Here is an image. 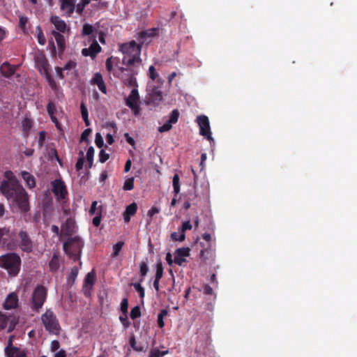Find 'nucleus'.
Listing matches in <instances>:
<instances>
[{
    "label": "nucleus",
    "mask_w": 357,
    "mask_h": 357,
    "mask_svg": "<svg viewBox=\"0 0 357 357\" xmlns=\"http://www.w3.org/2000/svg\"><path fill=\"white\" fill-rule=\"evenodd\" d=\"M12 350L6 354L7 357H26V351L20 348H13Z\"/></svg>",
    "instance_id": "29"
},
{
    "label": "nucleus",
    "mask_w": 357,
    "mask_h": 357,
    "mask_svg": "<svg viewBox=\"0 0 357 357\" xmlns=\"http://www.w3.org/2000/svg\"><path fill=\"white\" fill-rule=\"evenodd\" d=\"M190 248H180L176 250L175 255L178 257H188L190 255Z\"/></svg>",
    "instance_id": "39"
},
{
    "label": "nucleus",
    "mask_w": 357,
    "mask_h": 357,
    "mask_svg": "<svg viewBox=\"0 0 357 357\" xmlns=\"http://www.w3.org/2000/svg\"><path fill=\"white\" fill-rule=\"evenodd\" d=\"M39 137L38 141V145L39 148H42L45 144L46 138V132L43 130L39 132Z\"/></svg>",
    "instance_id": "52"
},
{
    "label": "nucleus",
    "mask_w": 357,
    "mask_h": 357,
    "mask_svg": "<svg viewBox=\"0 0 357 357\" xmlns=\"http://www.w3.org/2000/svg\"><path fill=\"white\" fill-rule=\"evenodd\" d=\"M17 322L18 319L15 316H7L0 312V329L3 330L6 328L9 323L8 332H11L15 327Z\"/></svg>",
    "instance_id": "12"
},
{
    "label": "nucleus",
    "mask_w": 357,
    "mask_h": 357,
    "mask_svg": "<svg viewBox=\"0 0 357 357\" xmlns=\"http://www.w3.org/2000/svg\"><path fill=\"white\" fill-rule=\"evenodd\" d=\"M178 117H179V112L178 109H174L172 111V112L170 113V115H169V119L167 121H169V123H172V124H174L176 123L178 120Z\"/></svg>",
    "instance_id": "40"
},
{
    "label": "nucleus",
    "mask_w": 357,
    "mask_h": 357,
    "mask_svg": "<svg viewBox=\"0 0 357 357\" xmlns=\"http://www.w3.org/2000/svg\"><path fill=\"white\" fill-rule=\"evenodd\" d=\"M5 177L7 180H3L0 185L1 193L13 205H15L21 212L27 213L29 211L30 206L28 193L11 171H6L5 172Z\"/></svg>",
    "instance_id": "1"
},
{
    "label": "nucleus",
    "mask_w": 357,
    "mask_h": 357,
    "mask_svg": "<svg viewBox=\"0 0 357 357\" xmlns=\"http://www.w3.org/2000/svg\"><path fill=\"white\" fill-rule=\"evenodd\" d=\"M50 22L55 26V29L57 30L56 31L59 33H65L66 32H70V27L67 26L65 21L61 20L59 16H52Z\"/></svg>",
    "instance_id": "16"
},
{
    "label": "nucleus",
    "mask_w": 357,
    "mask_h": 357,
    "mask_svg": "<svg viewBox=\"0 0 357 357\" xmlns=\"http://www.w3.org/2000/svg\"><path fill=\"white\" fill-rule=\"evenodd\" d=\"M36 65L38 70L41 75L46 76L50 74L48 69L49 64L47 59L44 55H40L36 58Z\"/></svg>",
    "instance_id": "17"
},
{
    "label": "nucleus",
    "mask_w": 357,
    "mask_h": 357,
    "mask_svg": "<svg viewBox=\"0 0 357 357\" xmlns=\"http://www.w3.org/2000/svg\"><path fill=\"white\" fill-rule=\"evenodd\" d=\"M101 215H102V206H100V209L98 212L97 213V215L96 217L93 219V225L95 227H98L101 222Z\"/></svg>",
    "instance_id": "51"
},
{
    "label": "nucleus",
    "mask_w": 357,
    "mask_h": 357,
    "mask_svg": "<svg viewBox=\"0 0 357 357\" xmlns=\"http://www.w3.org/2000/svg\"><path fill=\"white\" fill-rule=\"evenodd\" d=\"M124 243L123 241H119L113 246V253L112 254V257H116L119 255Z\"/></svg>",
    "instance_id": "38"
},
{
    "label": "nucleus",
    "mask_w": 357,
    "mask_h": 357,
    "mask_svg": "<svg viewBox=\"0 0 357 357\" xmlns=\"http://www.w3.org/2000/svg\"><path fill=\"white\" fill-rule=\"evenodd\" d=\"M97 205H98V202L97 201H93L92 202L91 208L89 209V214L90 215H94V214L97 215V213L98 212V211L100 209V206L98 208Z\"/></svg>",
    "instance_id": "59"
},
{
    "label": "nucleus",
    "mask_w": 357,
    "mask_h": 357,
    "mask_svg": "<svg viewBox=\"0 0 357 357\" xmlns=\"http://www.w3.org/2000/svg\"><path fill=\"white\" fill-rule=\"evenodd\" d=\"M134 177L127 178L123 184V189L124 190H131L134 188Z\"/></svg>",
    "instance_id": "41"
},
{
    "label": "nucleus",
    "mask_w": 357,
    "mask_h": 357,
    "mask_svg": "<svg viewBox=\"0 0 357 357\" xmlns=\"http://www.w3.org/2000/svg\"><path fill=\"white\" fill-rule=\"evenodd\" d=\"M119 50L124 55L122 61L124 65L132 66H135V64H137V66L141 64V45H138L135 40L119 45Z\"/></svg>",
    "instance_id": "2"
},
{
    "label": "nucleus",
    "mask_w": 357,
    "mask_h": 357,
    "mask_svg": "<svg viewBox=\"0 0 357 357\" xmlns=\"http://www.w3.org/2000/svg\"><path fill=\"white\" fill-rule=\"evenodd\" d=\"M171 238L175 241H183L185 238V234L179 232H172L171 234Z\"/></svg>",
    "instance_id": "45"
},
{
    "label": "nucleus",
    "mask_w": 357,
    "mask_h": 357,
    "mask_svg": "<svg viewBox=\"0 0 357 357\" xmlns=\"http://www.w3.org/2000/svg\"><path fill=\"white\" fill-rule=\"evenodd\" d=\"M47 294V291L44 286L38 285L35 288L30 301V307L33 312H38L41 310L46 301Z\"/></svg>",
    "instance_id": "7"
},
{
    "label": "nucleus",
    "mask_w": 357,
    "mask_h": 357,
    "mask_svg": "<svg viewBox=\"0 0 357 357\" xmlns=\"http://www.w3.org/2000/svg\"><path fill=\"white\" fill-rule=\"evenodd\" d=\"M83 245L84 244L82 239L79 236H75L68 238V240L64 242L63 248L66 255L76 261L80 259Z\"/></svg>",
    "instance_id": "4"
},
{
    "label": "nucleus",
    "mask_w": 357,
    "mask_h": 357,
    "mask_svg": "<svg viewBox=\"0 0 357 357\" xmlns=\"http://www.w3.org/2000/svg\"><path fill=\"white\" fill-rule=\"evenodd\" d=\"M91 130L90 128H87L84 130V132L82 133L81 135V140L86 142V143L89 142V140L88 139L89 135L91 134Z\"/></svg>",
    "instance_id": "62"
},
{
    "label": "nucleus",
    "mask_w": 357,
    "mask_h": 357,
    "mask_svg": "<svg viewBox=\"0 0 357 357\" xmlns=\"http://www.w3.org/2000/svg\"><path fill=\"white\" fill-rule=\"evenodd\" d=\"M18 304V297L15 293H10L8 295L5 303L3 304V307L6 310L14 309L17 307Z\"/></svg>",
    "instance_id": "19"
},
{
    "label": "nucleus",
    "mask_w": 357,
    "mask_h": 357,
    "mask_svg": "<svg viewBox=\"0 0 357 357\" xmlns=\"http://www.w3.org/2000/svg\"><path fill=\"white\" fill-rule=\"evenodd\" d=\"M134 288L138 292L139 297L143 298L145 295L144 289L142 287L140 283H135Z\"/></svg>",
    "instance_id": "57"
},
{
    "label": "nucleus",
    "mask_w": 357,
    "mask_h": 357,
    "mask_svg": "<svg viewBox=\"0 0 357 357\" xmlns=\"http://www.w3.org/2000/svg\"><path fill=\"white\" fill-rule=\"evenodd\" d=\"M130 316V318L133 320L141 316L140 307L139 305H137V306L132 307L131 309Z\"/></svg>",
    "instance_id": "43"
},
{
    "label": "nucleus",
    "mask_w": 357,
    "mask_h": 357,
    "mask_svg": "<svg viewBox=\"0 0 357 357\" xmlns=\"http://www.w3.org/2000/svg\"><path fill=\"white\" fill-rule=\"evenodd\" d=\"M78 275V268L74 266L71 268L70 273L68 278V282H74Z\"/></svg>",
    "instance_id": "49"
},
{
    "label": "nucleus",
    "mask_w": 357,
    "mask_h": 357,
    "mask_svg": "<svg viewBox=\"0 0 357 357\" xmlns=\"http://www.w3.org/2000/svg\"><path fill=\"white\" fill-rule=\"evenodd\" d=\"M94 149L93 146H90L86 152V160L89 162V167H91L93 161Z\"/></svg>",
    "instance_id": "42"
},
{
    "label": "nucleus",
    "mask_w": 357,
    "mask_h": 357,
    "mask_svg": "<svg viewBox=\"0 0 357 357\" xmlns=\"http://www.w3.org/2000/svg\"><path fill=\"white\" fill-rule=\"evenodd\" d=\"M36 31H37V40L40 45H44L46 43V38L43 32L42 29L40 26H38L36 27Z\"/></svg>",
    "instance_id": "35"
},
{
    "label": "nucleus",
    "mask_w": 357,
    "mask_h": 357,
    "mask_svg": "<svg viewBox=\"0 0 357 357\" xmlns=\"http://www.w3.org/2000/svg\"><path fill=\"white\" fill-rule=\"evenodd\" d=\"M80 109H81L82 117L84 121V123L86 126H89L90 125V122L89 120L88 109L86 108L85 103L83 102H81Z\"/></svg>",
    "instance_id": "30"
},
{
    "label": "nucleus",
    "mask_w": 357,
    "mask_h": 357,
    "mask_svg": "<svg viewBox=\"0 0 357 357\" xmlns=\"http://www.w3.org/2000/svg\"><path fill=\"white\" fill-rule=\"evenodd\" d=\"M158 73H156L155 68L153 66H151L149 69V76L150 79L152 80H155L158 77Z\"/></svg>",
    "instance_id": "61"
},
{
    "label": "nucleus",
    "mask_w": 357,
    "mask_h": 357,
    "mask_svg": "<svg viewBox=\"0 0 357 357\" xmlns=\"http://www.w3.org/2000/svg\"><path fill=\"white\" fill-rule=\"evenodd\" d=\"M46 80L47 81L53 91H56L59 88V86L57 83L54 81V79L52 78V75L50 74L45 76Z\"/></svg>",
    "instance_id": "46"
},
{
    "label": "nucleus",
    "mask_w": 357,
    "mask_h": 357,
    "mask_svg": "<svg viewBox=\"0 0 357 357\" xmlns=\"http://www.w3.org/2000/svg\"><path fill=\"white\" fill-rule=\"evenodd\" d=\"M91 84L96 85L102 93L107 94V87L102 79V76L100 73H95L93 77L91 80Z\"/></svg>",
    "instance_id": "18"
},
{
    "label": "nucleus",
    "mask_w": 357,
    "mask_h": 357,
    "mask_svg": "<svg viewBox=\"0 0 357 357\" xmlns=\"http://www.w3.org/2000/svg\"><path fill=\"white\" fill-rule=\"evenodd\" d=\"M153 30H151L150 32L148 31H142L137 33V39L139 41L138 45L141 46L146 42V38L153 36Z\"/></svg>",
    "instance_id": "28"
},
{
    "label": "nucleus",
    "mask_w": 357,
    "mask_h": 357,
    "mask_svg": "<svg viewBox=\"0 0 357 357\" xmlns=\"http://www.w3.org/2000/svg\"><path fill=\"white\" fill-rule=\"evenodd\" d=\"M61 232L64 236H71L75 232V222L71 218H68L61 226Z\"/></svg>",
    "instance_id": "20"
},
{
    "label": "nucleus",
    "mask_w": 357,
    "mask_h": 357,
    "mask_svg": "<svg viewBox=\"0 0 357 357\" xmlns=\"http://www.w3.org/2000/svg\"><path fill=\"white\" fill-rule=\"evenodd\" d=\"M22 177L26 182V185L29 188H33L36 185V181L34 176L29 172L24 171L22 172Z\"/></svg>",
    "instance_id": "26"
},
{
    "label": "nucleus",
    "mask_w": 357,
    "mask_h": 357,
    "mask_svg": "<svg viewBox=\"0 0 357 357\" xmlns=\"http://www.w3.org/2000/svg\"><path fill=\"white\" fill-rule=\"evenodd\" d=\"M173 192L176 196L180 192V183L178 174H174L172 179Z\"/></svg>",
    "instance_id": "32"
},
{
    "label": "nucleus",
    "mask_w": 357,
    "mask_h": 357,
    "mask_svg": "<svg viewBox=\"0 0 357 357\" xmlns=\"http://www.w3.org/2000/svg\"><path fill=\"white\" fill-rule=\"evenodd\" d=\"M109 158V154L107 153L103 149L99 153V161L102 163L105 162Z\"/></svg>",
    "instance_id": "56"
},
{
    "label": "nucleus",
    "mask_w": 357,
    "mask_h": 357,
    "mask_svg": "<svg viewBox=\"0 0 357 357\" xmlns=\"http://www.w3.org/2000/svg\"><path fill=\"white\" fill-rule=\"evenodd\" d=\"M139 268H140V271H139V273H140V275L142 277L141 280H140V282H142L144 279V278L146 275L148 271H149V268H148V266H147V262L146 261H142L139 264Z\"/></svg>",
    "instance_id": "37"
},
{
    "label": "nucleus",
    "mask_w": 357,
    "mask_h": 357,
    "mask_svg": "<svg viewBox=\"0 0 357 357\" xmlns=\"http://www.w3.org/2000/svg\"><path fill=\"white\" fill-rule=\"evenodd\" d=\"M20 237V249L27 253H30L33 250V242L28 234L25 231H20L19 233Z\"/></svg>",
    "instance_id": "13"
},
{
    "label": "nucleus",
    "mask_w": 357,
    "mask_h": 357,
    "mask_svg": "<svg viewBox=\"0 0 357 357\" xmlns=\"http://www.w3.org/2000/svg\"><path fill=\"white\" fill-rule=\"evenodd\" d=\"M89 3V0H80V1L76 5L75 10L79 15H82L85 7Z\"/></svg>",
    "instance_id": "34"
},
{
    "label": "nucleus",
    "mask_w": 357,
    "mask_h": 357,
    "mask_svg": "<svg viewBox=\"0 0 357 357\" xmlns=\"http://www.w3.org/2000/svg\"><path fill=\"white\" fill-rule=\"evenodd\" d=\"M137 70L132 68H128L119 67L113 73L114 75L118 77L121 82L128 86L137 87V82L135 75L137 74Z\"/></svg>",
    "instance_id": "5"
},
{
    "label": "nucleus",
    "mask_w": 357,
    "mask_h": 357,
    "mask_svg": "<svg viewBox=\"0 0 357 357\" xmlns=\"http://www.w3.org/2000/svg\"><path fill=\"white\" fill-rule=\"evenodd\" d=\"M167 314H168V310L166 309L162 310L160 312V313L158 314L157 322H158V326L160 328L164 327V326H165L164 317H166Z\"/></svg>",
    "instance_id": "31"
},
{
    "label": "nucleus",
    "mask_w": 357,
    "mask_h": 357,
    "mask_svg": "<svg viewBox=\"0 0 357 357\" xmlns=\"http://www.w3.org/2000/svg\"><path fill=\"white\" fill-rule=\"evenodd\" d=\"M33 123L30 119L25 118L22 122L23 132L28 133L32 128Z\"/></svg>",
    "instance_id": "36"
},
{
    "label": "nucleus",
    "mask_w": 357,
    "mask_h": 357,
    "mask_svg": "<svg viewBox=\"0 0 357 357\" xmlns=\"http://www.w3.org/2000/svg\"><path fill=\"white\" fill-rule=\"evenodd\" d=\"M197 122L199 127V134L206 138L211 143L214 142L211 136L208 118L205 115H200L197 117Z\"/></svg>",
    "instance_id": "9"
},
{
    "label": "nucleus",
    "mask_w": 357,
    "mask_h": 357,
    "mask_svg": "<svg viewBox=\"0 0 357 357\" xmlns=\"http://www.w3.org/2000/svg\"><path fill=\"white\" fill-rule=\"evenodd\" d=\"M27 22H28V18L26 17H25V16H22V17H20L19 26L22 29H25L26 24Z\"/></svg>",
    "instance_id": "63"
},
{
    "label": "nucleus",
    "mask_w": 357,
    "mask_h": 357,
    "mask_svg": "<svg viewBox=\"0 0 357 357\" xmlns=\"http://www.w3.org/2000/svg\"><path fill=\"white\" fill-rule=\"evenodd\" d=\"M163 275V267L161 262H158L156 264V273L155 275V280H160Z\"/></svg>",
    "instance_id": "44"
},
{
    "label": "nucleus",
    "mask_w": 357,
    "mask_h": 357,
    "mask_svg": "<svg viewBox=\"0 0 357 357\" xmlns=\"http://www.w3.org/2000/svg\"><path fill=\"white\" fill-rule=\"evenodd\" d=\"M47 112L49 114V116L55 115V113L56 112V108L55 104L50 101L47 105Z\"/></svg>",
    "instance_id": "50"
},
{
    "label": "nucleus",
    "mask_w": 357,
    "mask_h": 357,
    "mask_svg": "<svg viewBox=\"0 0 357 357\" xmlns=\"http://www.w3.org/2000/svg\"><path fill=\"white\" fill-rule=\"evenodd\" d=\"M77 0H59L60 9L66 17H70L75 10Z\"/></svg>",
    "instance_id": "14"
},
{
    "label": "nucleus",
    "mask_w": 357,
    "mask_h": 357,
    "mask_svg": "<svg viewBox=\"0 0 357 357\" xmlns=\"http://www.w3.org/2000/svg\"><path fill=\"white\" fill-rule=\"evenodd\" d=\"M16 70V67L10 65L8 62L3 63L0 67L1 75L7 78L13 76Z\"/></svg>",
    "instance_id": "23"
},
{
    "label": "nucleus",
    "mask_w": 357,
    "mask_h": 357,
    "mask_svg": "<svg viewBox=\"0 0 357 357\" xmlns=\"http://www.w3.org/2000/svg\"><path fill=\"white\" fill-rule=\"evenodd\" d=\"M21 259L14 252L3 255L0 257V267L6 269L11 276H15L20 270Z\"/></svg>",
    "instance_id": "3"
},
{
    "label": "nucleus",
    "mask_w": 357,
    "mask_h": 357,
    "mask_svg": "<svg viewBox=\"0 0 357 357\" xmlns=\"http://www.w3.org/2000/svg\"><path fill=\"white\" fill-rule=\"evenodd\" d=\"M60 267L59 258L56 254H54L49 262V268L50 271L56 272Z\"/></svg>",
    "instance_id": "27"
},
{
    "label": "nucleus",
    "mask_w": 357,
    "mask_h": 357,
    "mask_svg": "<svg viewBox=\"0 0 357 357\" xmlns=\"http://www.w3.org/2000/svg\"><path fill=\"white\" fill-rule=\"evenodd\" d=\"M95 143L98 148H101L104 145V140L100 133L96 134Z\"/></svg>",
    "instance_id": "55"
},
{
    "label": "nucleus",
    "mask_w": 357,
    "mask_h": 357,
    "mask_svg": "<svg viewBox=\"0 0 357 357\" xmlns=\"http://www.w3.org/2000/svg\"><path fill=\"white\" fill-rule=\"evenodd\" d=\"M77 63L74 61H68L63 66V70L67 71V75H70L73 77H76L77 73Z\"/></svg>",
    "instance_id": "25"
},
{
    "label": "nucleus",
    "mask_w": 357,
    "mask_h": 357,
    "mask_svg": "<svg viewBox=\"0 0 357 357\" xmlns=\"http://www.w3.org/2000/svg\"><path fill=\"white\" fill-rule=\"evenodd\" d=\"M128 300L126 298L122 299L121 302V311L122 314H128Z\"/></svg>",
    "instance_id": "54"
},
{
    "label": "nucleus",
    "mask_w": 357,
    "mask_h": 357,
    "mask_svg": "<svg viewBox=\"0 0 357 357\" xmlns=\"http://www.w3.org/2000/svg\"><path fill=\"white\" fill-rule=\"evenodd\" d=\"M100 51L101 47L94 38L89 47L82 49V54L84 56H90L94 59Z\"/></svg>",
    "instance_id": "15"
},
{
    "label": "nucleus",
    "mask_w": 357,
    "mask_h": 357,
    "mask_svg": "<svg viewBox=\"0 0 357 357\" xmlns=\"http://www.w3.org/2000/svg\"><path fill=\"white\" fill-rule=\"evenodd\" d=\"M137 211V205L135 202L127 206L123 213V220L126 222H129L131 216L134 215Z\"/></svg>",
    "instance_id": "22"
},
{
    "label": "nucleus",
    "mask_w": 357,
    "mask_h": 357,
    "mask_svg": "<svg viewBox=\"0 0 357 357\" xmlns=\"http://www.w3.org/2000/svg\"><path fill=\"white\" fill-rule=\"evenodd\" d=\"M52 192L58 200H63L67 197L68 191L65 183L61 179H56L51 183Z\"/></svg>",
    "instance_id": "10"
},
{
    "label": "nucleus",
    "mask_w": 357,
    "mask_h": 357,
    "mask_svg": "<svg viewBox=\"0 0 357 357\" xmlns=\"http://www.w3.org/2000/svg\"><path fill=\"white\" fill-rule=\"evenodd\" d=\"M119 320L125 328H128L130 326V322L128 321L127 314H123L121 315L119 317Z\"/></svg>",
    "instance_id": "53"
},
{
    "label": "nucleus",
    "mask_w": 357,
    "mask_h": 357,
    "mask_svg": "<svg viewBox=\"0 0 357 357\" xmlns=\"http://www.w3.org/2000/svg\"><path fill=\"white\" fill-rule=\"evenodd\" d=\"M93 32V26L89 24H84L82 27V33L83 36H89Z\"/></svg>",
    "instance_id": "48"
},
{
    "label": "nucleus",
    "mask_w": 357,
    "mask_h": 357,
    "mask_svg": "<svg viewBox=\"0 0 357 357\" xmlns=\"http://www.w3.org/2000/svg\"><path fill=\"white\" fill-rule=\"evenodd\" d=\"M41 321L47 331L50 333L57 335L61 331L59 320L54 312L47 309L41 316Z\"/></svg>",
    "instance_id": "6"
},
{
    "label": "nucleus",
    "mask_w": 357,
    "mask_h": 357,
    "mask_svg": "<svg viewBox=\"0 0 357 357\" xmlns=\"http://www.w3.org/2000/svg\"><path fill=\"white\" fill-rule=\"evenodd\" d=\"M149 357H160V351L158 348H153L149 351Z\"/></svg>",
    "instance_id": "64"
},
{
    "label": "nucleus",
    "mask_w": 357,
    "mask_h": 357,
    "mask_svg": "<svg viewBox=\"0 0 357 357\" xmlns=\"http://www.w3.org/2000/svg\"><path fill=\"white\" fill-rule=\"evenodd\" d=\"M192 229V225L189 220L183 222L181 227L179 229V231L185 234V231L187 230H190Z\"/></svg>",
    "instance_id": "58"
},
{
    "label": "nucleus",
    "mask_w": 357,
    "mask_h": 357,
    "mask_svg": "<svg viewBox=\"0 0 357 357\" xmlns=\"http://www.w3.org/2000/svg\"><path fill=\"white\" fill-rule=\"evenodd\" d=\"M13 238V233L8 227L0 228V246H6L8 250L13 249L11 241Z\"/></svg>",
    "instance_id": "11"
},
{
    "label": "nucleus",
    "mask_w": 357,
    "mask_h": 357,
    "mask_svg": "<svg viewBox=\"0 0 357 357\" xmlns=\"http://www.w3.org/2000/svg\"><path fill=\"white\" fill-rule=\"evenodd\" d=\"M139 95L137 87H134L129 96L125 98L126 105L131 109L133 114L137 116L140 112Z\"/></svg>",
    "instance_id": "8"
},
{
    "label": "nucleus",
    "mask_w": 357,
    "mask_h": 357,
    "mask_svg": "<svg viewBox=\"0 0 357 357\" xmlns=\"http://www.w3.org/2000/svg\"><path fill=\"white\" fill-rule=\"evenodd\" d=\"M162 100V93L158 87H154L150 94L149 101L154 105H158Z\"/></svg>",
    "instance_id": "24"
},
{
    "label": "nucleus",
    "mask_w": 357,
    "mask_h": 357,
    "mask_svg": "<svg viewBox=\"0 0 357 357\" xmlns=\"http://www.w3.org/2000/svg\"><path fill=\"white\" fill-rule=\"evenodd\" d=\"M52 35L54 37L56 42L59 53L63 54L66 48V40L63 35L56 31H52Z\"/></svg>",
    "instance_id": "21"
},
{
    "label": "nucleus",
    "mask_w": 357,
    "mask_h": 357,
    "mask_svg": "<svg viewBox=\"0 0 357 357\" xmlns=\"http://www.w3.org/2000/svg\"><path fill=\"white\" fill-rule=\"evenodd\" d=\"M172 127V124L169 123V121H167L165 123H164L162 126H160L158 128V131L160 132H164L169 131Z\"/></svg>",
    "instance_id": "60"
},
{
    "label": "nucleus",
    "mask_w": 357,
    "mask_h": 357,
    "mask_svg": "<svg viewBox=\"0 0 357 357\" xmlns=\"http://www.w3.org/2000/svg\"><path fill=\"white\" fill-rule=\"evenodd\" d=\"M95 282V275L93 273H89L84 279V287L91 289Z\"/></svg>",
    "instance_id": "33"
},
{
    "label": "nucleus",
    "mask_w": 357,
    "mask_h": 357,
    "mask_svg": "<svg viewBox=\"0 0 357 357\" xmlns=\"http://www.w3.org/2000/svg\"><path fill=\"white\" fill-rule=\"evenodd\" d=\"M130 347L136 351H142L143 347L138 346L134 335L131 336L129 340Z\"/></svg>",
    "instance_id": "47"
}]
</instances>
